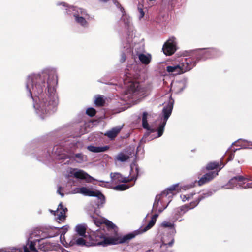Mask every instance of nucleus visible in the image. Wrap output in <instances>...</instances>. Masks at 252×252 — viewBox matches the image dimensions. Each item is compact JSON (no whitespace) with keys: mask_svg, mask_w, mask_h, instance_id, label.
<instances>
[{"mask_svg":"<svg viewBox=\"0 0 252 252\" xmlns=\"http://www.w3.org/2000/svg\"><path fill=\"white\" fill-rule=\"evenodd\" d=\"M93 218L94 224L97 226H99L100 225L104 224L108 229L113 230L115 233L117 232V227L110 220L105 218H94V217Z\"/></svg>","mask_w":252,"mask_h":252,"instance_id":"13","label":"nucleus"},{"mask_svg":"<svg viewBox=\"0 0 252 252\" xmlns=\"http://www.w3.org/2000/svg\"><path fill=\"white\" fill-rule=\"evenodd\" d=\"M244 142L247 143L246 145H244L245 148H252V142H248L246 140H244Z\"/></svg>","mask_w":252,"mask_h":252,"instance_id":"44","label":"nucleus"},{"mask_svg":"<svg viewBox=\"0 0 252 252\" xmlns=\"http://www.w3.org/2000/svg\"><path fill=\"white\" fill-rule=\"evenodd\" d=\"M57 192L58 193H59L61 196L63 197V193H62L60 191V189H59L58 190H57Z\"/></svg>","mask_w":252,"mask_h":252,"instance_id":"50","label":"nucleus"},{"mask_svg":"<svg viewBox=\"0 0 252 252\" xmlns=\"http://www.w3.org/2000/svg\"><path fill=\"white\" fill-rule=\"evenodd\" d=\"M69 229V226L67 225H65L63 226V227L60 228L58 227H55L54 228H52V230L58 232V234H60V241L66 247L67 245L66 242L67 241V239L69 238H66L65 237V234L68 231Z\"/></svg>","mask_w":252,"mask_h":252,"instance_id":"18","label":"nucleus"},{"mask_svg":"<svg viewBox=\"0 0 252 252\" xmlns=\"http://www.w3.org/2000/svg\"><path fill=\"white\" fill-rule=\"evenodd\" d=\"M81 189H82V187H81V188H75L73 190L72 193H74V194H76V193H80V194H81V192H82Z\"/></svg>","mask_w":252,"mask_h":252,"instance_id":"46","label":"nucleus"},{"mask_svg":"<svg viewBox=\"0 0 252 252\" xmlns=\"http://www.w3.org/2000/svg\"><path fill=\"white\" fill-rule=\"evenodd\" d=\"M176 38L172 37L164 43L162 48L163 52L166 55H171L176 51Z\"/></svg>","mask_w":252,"mask_h":252,"instance_id":"12","label":"nucleus"},{"mask_svg":"<svg viewBox=\"0 0 252 252\" xmlns=\"http://www.w3.org/2000/svg\"><path fill=\"white\" fill-rule=\"evenodd\" d=\"M52 76H49L46 73L39 74H32L28 76L26 88L29 92V95L34 100V96L40 94L45 87V80L47 77L52 80Z\"/></svg>","mask_w":252,"mask_h":252,"instance_id":"3","label":"nucleus"},{"mask_svg":"<svg viewBox=\"0 0 252 252\" xmlns=\"http://www.w3.org/2000/svg\"><path fill=\"white\" fill-rule=\"evenodd\" d=\"M4 252H22V249L19 247H9L4 248Z\"/></svg>","mask_w":252,"mask_h":252,"instance_id":"34","label":"nucleus"},{"mask_svg":"<svg viewBox=\"0 0 252 252\" xmlns=\"http://www.w3.org/2000/svg\"><path fill=\"white\" fill-rule=\"evenodd\" d=\"M134 184H132L131 185H128L126 184V183H125V184L119 185L118 186H116L113 188V189L116 190H125L127 189H128L130 187L133 186Z\"/></svg>","mask_w":252,"mask_h":252,"instance_id":"33","label":"nucleus"},{"mask_svg":"<svg viewBox=\"0 0 252 252\" xmlns=\"http://www.w3.org/2000/svg\"><path fill=\"white\" fill-rule=\"evenodd\" d=\"M193 195V194H191L190 195H189V194L181 195V198L182 199L183 201L185 202L186 201H187V200H189V199L191 197H192Z\"/></svg>","mask_w":252,"mask_h":252,"instance_id":"42","label":"nucleus"},{"mask_svg":"<svg viewBox=\"0 0 252 252\" xmlns=\"http://www.w3.org/2000/svg\"><path fill=\"white\" fill-rule=\"evenodd\" d=\"M233 158H234V154H232L231 155V156H230V158H229V160H231Z\"/></svg>","mask_w":252,"mask_h":252,"instance_id":"49","label":"nucleus"},{"mask_svg":"<svg viewBox=\"0 0 252 252\" xmlns=\"http://www.w3.org/2000/svg\"><path fill=\"white\" fill-rule=\"evenodd\" d=\"M111 177L113 182L116 184L121 182L126 183L127 182L130 181L128 177H124L119 173H115L113 174L111 173Z\"/></svg>","mask_w":252,"mask_h":252,"instance_id":"21","label":"nucleus"},{"mask_svg":"<svg viewBox=\"0 0 252 252\" xmlns=\"http://www.w3.org/2000/svg\"><path fill=\"white\" fill-rule=\"evenodd\" d=\"M108 149V146H104V147H97L94 146L92 145L88 146L87 147V149L91 152H94V153H99L102 152L106 151Z\"/></svg>","mask_w":252,"mask_h":252,"instance_id":"28","label":"nucleus"},{"mask_svg":"<svg viewBox=\"0 0 252 252\" xmlns=\"http://www.w3.org/2000/svg\"><path fill=\"white\" fill-rule=\"evenodd\" d=\"M86 228L85 225L79 224L75 227V231L78 235H86Z\"/></svg>","mask_w":252,"mask_h":252,"instance_id":"30","label":"nucleus"},{"mask_svg":"<svg viewBox=\"0 0 252 252\" xmlns=\"http://www.w3.org/2000/svg\"><path fill=\"white\" fill-rule=\"evenodd\" d=\"M147 116L148 114L146 112H144L142 117V125L143 127L147 129L150 132H154L156 130V128L153 126H149L147 123Z\"/></svg>","mask_w":252,"mask_h":252,"instance_id":"26","label":"nucleus"},{"mask_svg":"<svg viewBox=\"0 0 252 252\" xmlns=\"http://www.w3.org/2000/svg\"><path fill=\"white\" fill-rule=\"evenodd\" d=\"M189 187L180 186L179 184L173 185L156 196L153 204V210L162 212L168 206L173 196L182 190L188 189Z\"/></svg>","mask_w":252,"mask_h":252,"instance_id":"2","label":"nucleus"},{"mask_svg":"<svg viewBox=\"0 0 252 252\" xmlns=\"http://www.w3.org/2000/svg\"><path fill=\"white\" fill-rule=\"evenodd\" d=\"M236 182H238V187L243 188H252V182H250L248 179L242 176H239L232 178L229 181V183L233 184Z\"/></svg>","mask_w":252,"mask_h":252,"instance_id":"14","label":"nucleus"},{"mask_svg":"<svg viewBox=\"0 0 252 252\" xmlns=\"http://www.w3.org/2000/svg\"><path fill=\"white\" fill-rule=\"evenodd\" d=\"M228 188L232 189L234 187H238V182H236L233 184H230L229 182L228 184Z\"/></svg>","mask_w":252,"mask_h":252,"instance_id":"45","label":"nucleus"},{"mask_svg":"<svg viewBox=\"0 0 252 252\" xmlns=\"http://www.w3.org/2000/svg\"><path fill=\"white\" fill-rule=\"evenodd\" d=\"M173 104L174 100L170 98L167 105L163 108V113L164 114V120L158 128V136L156 137H160L162 135L167 120L171 114Z\"/></svg>","mask_w":252,"mask_h":252,"instance_id":"9","label":"nucleus"},{"mask_svg":"<svg viewBox=\"0 0 252 252\" xmlns=\"http://www.w3.org/2000/svg\"><path fill=\"white\" fill-rule=\"evenodd\" d=\"M81 191V194L83 195L97 197L100 200V204L102 205L105 202L104 196L97 190H93L87 187H82Z\"/></svg>","mask_w":252,"mask_h":252,"instance_id":"11","label":"nucleus"},{"mask_svg":"<svg viewBox=\"0 0 252 252\" xmlns=\"http://www.w3.org/2000/svg\"><path fill=\"white\" fill-rule=\"evenodd\" d=\"M132 157L130 152L125 151L119 153L115 158V162H125L127 161Z\"/></svg>","mask_w":252,"mask_h":252,"instance_id":"19","label":"nucleus"},{"mask_svg":"<svg viewBox=\"0 0 252 252\" xmlns=\"http://www.w3.org/2000/svg\"><path fill=\"white\" fill-rule=\"evenodd\" d=\"M135 235H136L134 233H129L123 236H118V235H116L114 238H105L104 237H99L98 238H97V237H96L95 241L97 240L98 241L103 242V244L101 245H104V244H117L119 243H125L133 238ZM89 237L90 240H94L93 238L94 237V236L91 237V238L90 237Z\"/></svg>","mask_w":252,"mask_h":252,"instance_id":"6","label":"nucleus"},{"mask_svg":"<svg viewBox=\"0 0 252 252\" xmlns=\"http://www.w3.org/2000/svg\"><path fill=\"white\" fill-rule=\"evenodd\" d=\"M158 214H155L152 218V220H154V221H156L157 218L158 217Z\"/></svg>","mask_w":252,"mask_h":252,"instance_id":"48","label":"nucleus"},{"mask_svg":"<svg viewBox=\"0 0 252 252\" xmlns=\"http://www.w3.org/2000/svg\"><path fill=\"white\" fill-rule=\"evenodd\" d=\"M67 178L74 177L76 179L85 180L87 182H91L92 180L94 179L84 171L77 168H70L67 171L66 174Z\"/></svg>","mask_w":252,"mask_h":252,"instance_id":"10","label":"nucleus"},{"mask_svg":"<svg viewBox=\"0 0 252 252\" xmlns=\"http://www.w3.org/2000/svg\"><path fill=\"white\" fill-rule=\"evenodd\" d=\"M75 157L76 158V161L78 163H81L86 160V157L81 154H76Z\"/></svg>","mask_w":252,"mask_h":252,"instance_id":"35","label":"nucleus"},{"mask_svg":"<svg viewBox=\"0 0 252 252\" xmlns=\"http://www.w3.org/2000/svg\"><path fill=\"white\" fill-rule=\"evenodd\" d=\"M219 171L210 172L204 175L198 181L199 186H202L212 180L218 175Z\"/></svg>","mask_w":252,"mask_h":252,"instance_id":"17","label":"nucleus"},{"mask_svg":"<svg viewBox=\"0 0 252 252\" xmlns=\"http://www.w3.org/2000/svg\"><path fill=\"white\" fill-rule=\"evenodd\" d=\"M95 113L96 111L93 108H89L86 110V114L90 116H94Z\"/></svg>","mask_w":252,"mask_h":252,"instance_id":"40","label":"nucleus"},{"mask_svg":"<svg viewBox=\"0 0 252 252\" xmlns=\"http://www.w3.org/2000/svg\"><path fill=\"white\" fill-rule=\"evenodd\" d=\"M174 224L169 222L164 221L161 224V226L163 227H173L174 226Z\"/></svg>","mask_w":252,"mask_h":252,"instance_id":"41","label":"nucleus"},{"mask_svg":"<svg viewBox=\"0 0 252 252\" xmlns=\"http://www.w3.org/2000/svg\"><path fill=\"white\" fill-rule=\"evenodd\" d=\"M40 232L39 229H36L30 233L26 245L23 247L24 252H39L35 246L36 242H41L42 239L35 238L39 237Z\"/></svg>","mask_w":252,"mask_h":252,"instance_id":"7","label":"nucleus"},{"mask_svg":"<svg viewBox=\"0 0 252 252\" xmlns=\"http://www.w3.org/2000/svg\"><path fill=\"white\" fill-rule=\"evenodd\" d=\"M4 248H0V252H4Z\"/></svg>","mask_w":252,"mask_h":252,"instance_id":"51","label":"nucleus"},{"mask_svg":"<svg viewBox=\"0 0 252 252\" xmlns=\"http://www.w3.org/2000/svg\"><path fill=\"white\" fill-rule=\"evenodd\" d=\"M224 165L222 164L221 161L220 162H213L208 163L206 166V169L207 170H214L216 169L219 167L218 171H220L223 167Z\"/></svg>","mask_w":252,"mask_h":252,"instance_id":"27","label":"nucleus"},{"mask_svg":"<svg viewBox=\"0 0 252 252\" xmlns=\"http://www.w3.org/2000/svg\"><path fill=\"white\" fill-rule=\"evenodd\" d=\"M44 238V237H43L41 238L40 239H42V241L41 242H38L39 243V249L43 251H46L50 248V246L49 244L43 242Z\"/></svg>","mask_w":252,"mask_h":252,"instance_id":"31","label":"nucleus"},{"mask_svg":"<svg viewBox=\"0 0 252 252\" xmlns=\"http://www.w3.org/2000/svg\"><path fill=\"white\" fill-rule=\"evenodd\" d=\"M150 1H155V0H149Z\"/></svg>","mask_w":252,"mask_h":252,"instance_id":"52","label":"nucleus"},{"mask_svg":"<svg viewBox=\"0 0 252 252\" xmlns=\"http://www.w3.org/2000/svg\"><path fill=\"white\" fill-rule=\"evenodd\" d=\"M55 227H50L49 229H48L45 231H42L41 230H39L40 232V236H39L40 237H43L45 238H51L53 237L56 235H58V232H56V231H54L53 230H52V228H54Z\"/></svg>","mask_w":252,"mask_h":252,"instance_id":"25","label":"nucleus"},{"mask_svg":"<svg viewBox=\"0 0 252 252\" xmlns=\"http://www.w3.org/2000/svg\"><path fill=\"white\" fill-rule=\"evenodd\" d=\"M121 22H123L126 26H129L131 23V20L129 16L123 14L121 19Z\"/></svg>","mask_w":252,"mask_h":252,"instance_id":"32","label":"nucleus"},{"mask_svg":"<svg viewBox=\"0 0 252 252\" xmlns=\"http://www.w3.org/2000/svg\"><path fill=\"white\" fill-rule=\"evenodd\" d=\"M57 82L56 77L52 75V80L48 79L47 81L48 94L47 96L43 98L42 96L40 97L38 95L36 96L39 99V102L34 103V107L37 114L41 117L44 114L53 112L57 105V98L54 89V86Z\"/></svg>","mask_w":252,"mask_h":252,"instance_id":"1","label":"nucleus"},{"mask_svg":"<svg viewBox=\"0 0 252 252\" xmlns=\"http://www.w3.org/2000/svg\"><path fill=\"white\" fill-rule=\"evenodd\" d=\"M137 9L139 13V19L140 20L144 17L145 15V12L143 9V5H138Z\"/></svg>","mask_w":252,"mask_h":252,"instance_id":"39","label":"nucleus"},{"mask_svg":"<svg viewBox=\"0 0 252 252\" xmlns=\"http://www.w3.org/2000/svg\"><path fill=\"white\" fill-rule=\"evenodd\" d=\"M67 10V13L69 12V14L73 15L76 22L83 26L87 25V23L86 19L87 18L88 15L85 11L81 8L72 6L69 7Z\"/></svg>","mask_w":252,"mask_h":252,"instance_id":"8","label":"nucleus"},{"mask_svg":"<svg viewBox=\"0 0 252 252\" xmlns=\"http://www.w3.org/2000/svg\"><path fill=\"white\" fill-rule=\"evenodd\" d=\"M138 58L140 62L145 65L148 64L151 61L152 56L151 54L147 53H140L138 54Z\"/></svg>","mask_w":252,"mask_h":252,"instance_id":"23","label":"nucleus"},{"mask_svg":"<svg viewBox=\"0 0 252 252\" xmlns=\"http://www.w3.org/2000/svg\"><path fill=\"white\" fill-rule=\"evenodd\" d=\"M193 65L194 64H192L190 61L189 62L186 59L178 64L180 69L181 74L190 70L193 67Z\"/></svg>","mask_w":252,"mask_h":252,"instance_id":"22","label":"nucleus"},{"mask_svg":"<svg viewBox=\"0 0 252 252\" xmlns=\"http://www.w3.org/2000/svg\"><path fill=\"white\" fill-rule=\"evenodd\" d=\"M104 103V100L102 97L98 96L96 97L95 100V104L97 106H102Z\"/></svg>","mask_w":252,"mask_h":252,"instance_id":"37","label":"nucleus"},{"mask_svg":"<svg viewBox=\"0 0 252 252\" xmlns=\"http://www.w3.org/2000/svg\"><path fill=\"white\" fill-rule=\"evenodd\" d=\"M126 59V56L125 54H122L121 55V60H120V61L121 62H124L125 61Z\"/></svg>","mask_w":252,"mask_h":252,"instance_id":"47","label":"nucleus"},{"mask_svg":"<svg viewBox=\"0 0 252 252\" xmlns=\"http://www.w3.org/2000/svg\"><path fill=\"white\" fill-rule=\"evenodd\" d=\"M50 212L54 215L57 216L56 219L58 220V221H63L65 219V213L67 209L65 207H63L62 203L59 204L58 208L56 211L49 210Z\"/></svg>","mask_w":252,"mask_h":252,"instance_id":"15","label":"nucleus"},{"mask_svg":"<svg viewBox=\"0 0 252 252\" xmlns=\"http://www.w3.org/2000/svg\"><path fill=\"white\" fill-rule=\"evenodd\" d=\"M162 241H163V243L165 245H169L170 246H171L172 245V244L173 243L174 240L172 238H171V241L170 242H167L165 240V239L163 238Z\"/></svg>","mask_w":252,"mask_h":252,"instance_id":"43","label":"nucleus"},{"mask_svg":"<svg viewBox=\"0 0 252 252\" xmlns=\"http://www.w3.org/2000/svg\"><path fill=\"white\" fill-rule=\"evenodd\" d=\"M217 51L216 50L214 49H208L206 51V54L207 55V57H214L215 56V54L216 53Z\"/></svg>","mask_w":252,"mask_h":252,"instance_id":"38","label":"nucleus"},{"mask_svg":"<svg viewBox=\"0 0 252 252\" xmlns=\"http://www.w3.org/2000/svg\"><path fill=\"white\" fill-rule=\"evenodd\" d=\"M102 244L103 242L102 241L90 240L89 237L87 235H74L67 239L66 247L72 246L75 245L79 246L89 247L93 246L100 245Z\"/></svg>","mask_w":252,"mask_h":252,"instance_id":"5","label":"nucleus"},{"mask_svg":"<svg viewBox=\"0 0 252 252\" xmlns=\"http://www.w3.org/2000/svg\"><path fill=\"white\" fill-rule=\"evenodd\" d=\"M180 69L178 64L174 66H168L166 68L168 73H173L174 74H181Z\"/></svg>","mask_w":252,"mask_h":252,"instance_id":"29","label":"nucleus"},{"mask_svg":"<svg viewBox=\"0 0 252 252\" xmlns=\"http://www.w3.org/2000/svg\"><path fill=\"white\" fill-rule=\"evenodd\" d=\"M132 75L131 73L126 72L124 79V82L126 85L127 91L124 96V99L126 101L130 99L137 97L139 94L140 88L139 83L134 81L132 78Z\"/></svg>","mask_w":252,"mask_h":252,"instance_id":"4","label":"nucleus"},{"mask_svg":"<svg viewBox=\"0 0 252 252\" xmlns=\"http://www.w3.org/2000/svg\"><path fill=\"white\" fill-rule=\"evenodd\" d=\"M156 221L154 220H152L150 221V222L148 223L147 225L145 226V227L142 230V232H146V231L148 230L150 228H151L155 224Z\"/></svg>","mask_w":252,"mask_h":252,"instance_id":"36","label":"nucleus"},{"mask_svg":"<svg viewBox=\"0 0 252 252\" xmlns=\"http://www.w3.org/2000/svg\"><path fill=\"white\" fill-rule=\"evenodd\" d=\"M122 129L121 126H118L115 127L113 128L110 130L107 131L105 135H106L110 139H113L115 138L118 134L120 132Z\"/></svg>","mask_w":252,"mask_h":252,"instance_id":"24","label":"nucleus"},{"mask_svg":"<svg viewBox=\"0 0 252 252\" xmlns=\"http://www.w3.org/2000/svg\"><path fill=\"white\" fill-rule=\"evenodd\" d=\"M201 199L198 198L197 200L191 202L189 205H185L177 208L175 210V215L181 216L188 210L194 208L199 203Z\"/></svg>","mask_w":252,"mask_h":252,"instance_id":"16","label":"nucleus"},{"mask_svg":"<svg viewBox=\"0 0 252 252\" xmlns=\"http://www.w3.org/2000/svg\"><path fill=\"white\" fill-rule=\"evenodd\" d=\"M139 172L140 170L138 165L135 162L132 163L130 166V175L128 177L130 181H135Z\"/></svg>","mask_w":252,"mask_h":252,"instance_id":"20","label":"nucleus"}]
</instances>
